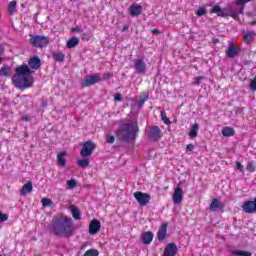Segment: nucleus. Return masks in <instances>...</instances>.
Instances as JSON below:
<instances>
[{
    "instance_id": "1",
    "label": "nucleus",
    "mask_w": 256,
    "mask_h": 256,
    "mask_svg": "<svg viewBox=\"0 0 256 256\" xmlns=\"http://www.w3.org/2000/svg\"><path fill=\"white\" fill-rule=\"evenodd\" d=\"M51 233L54 235H64V237H71L75 231V224L73 220L67 216H55L49 225Z\"/></svg>"
},
{
    "instance_id": "2",
    "label": "nucleus",
    "mask_w": 256,
    "mask_h": 256,
    "mask_svg": "<svg viewBox=\"0 0 256 256\" xmlns=\"http://www.w3.org/2000/svg\"><path fill=\"white\" fill-rule=\"evenodd\" d=\"M16 74L12 77V83L18 89H29L33 87V76H31V69L27 64L20 65L15 69Z\"/></svg>"
},
{
    "instance_id": "3",
    "label": "nucleus",
    "mask_w": 256,
    "mask_h": 256,
    "mask_svg": "<svg viewBox=\"0 0 256 256\" xmlns=\"http://www.w3.org/2000/svg\"><path fill=\"white\" fill-rule=\"evenodd\" d=\"M138 131L139 127H137V122H133L121 125L116 135L121 141H133Z\"/></svg>"
},
{
    "instance_id": "4",
    "label": "nucleus",
    "mask_w": 256,
    "mask_h": 256,
    "mask_svg": "<svg viewBox=\"0 0 256 256\" xmlns=\"http://www.w3.org/2000/svg\"><path fill=\"white\" fill-rule=\"evenodd\" d=\"M97 144L93 141L84 142L82 149L80 151V155L82 157H91L93 155V151H95Z\"/></svg>"
},
{
    "instance_id": "5",
    "label": "nucleus",
    "mask_w": 256,
    "mask_h": 256,
    "mask_svg": "<svg viewBox=\"0 0 256 256\" xmlns=\"http://www.w3.org/2000/svg\"><path fill=\"white\" fill-rule=\"evenodd\" d=\"M30 43L33 47H47L49 45V38L47 36H32L30 38Z\"/></svg>"
},
{
    "instance_id": "6",
    "label": "nucleus",
    "mask_w": 256,
    "mask_h": 256,
    "mask_svg": "<svg viewBox=\"0 0 256 256\" xmlns=\"http://www.w3.org/2000/svg\"><path fill=\"white\" fill-rule=\"evenodd\" d=\"M134 197H135L137 203H139V205H141V207H145L151 201V196L149 194L143 193V192L134 193Z\"/></svg>"
},
{
    "instance_id": "7",
    "label": "nucleus",
    "mask_w": 256,
    "mask_h": 256,
    "mask_svg": "<svg viewBox=\"0 0 256 256\" xmlns=\"http://www.w3.org/2000/svg\"><path fill=\"white\" fill-rule=\"evenodd\" d=\"M99 81H101V75H88L85 77V80L82 85L83 87H91V85H95V83H99Z\"/></svg>"
},
{
    "instance_id": "8",
    "label": "nucleus",
    "mask_w": 256,
    "mask_h": 256,
    "mask_svg": "<svg viewBox=\"0 0 256 256\" xmlns=\"http://www.w3.org/2000/svg\"><path fill=\"white\" fill-rule=\"evenodd\" d=\"M101 231V222L97 219L91 220L89 227H88V233L89 235H97Z\"/></svg>"
},
{
    "instance_id": "9",
    "label": "nucleus",
    "mask_w": 256,
    "mask_h": 256,
    "mask_svg": "<svg viewBox=\"0 0 256 256\" xmlns=\"http://www.w3.org/2000/svg\"><path fill=\"white\" fill-rule=\"evenodd\" d=\"M174 205H180L183 202V189L180 186H177L174 190V194L172 196Z\"/></svg>"
},
{
    "instance_id": "10",
    "label": "nucleus",
    "mask_w": 256,
    "mask_h": 256,
    "mask_svg": "<svg viewBox=\"0 0 256 256\" xmlns=\"http://www.w3.org/2000/svg\"><path fill=\"white\" fill-rule=\"evenodd\" d=\"M128 11L132 17H139V15H141L143 12V6L134 3L128 8Z\"/></svg>"
},
{
    "instance_id": "11",
    "label": "nucleus",
    "mask_w": 256,
    "mask_h": 256,
    "mask_svg": "<svg viewBox=\"0 0 256 256\" xmlns=\"http://www.w3.org/2000/svg\"><path fill=\"white\" fill-rule=\"evenodd\" d=\"M134 69L137 71V73L143 74L147 71V65L143 59H136L134 60Z\"/></svg>"
},
{
    "instance_id": "12",
    "label": "nucleus",
    "mask_w": 256,
    "mask_h": 256,
    "mask_svg": "<svg viewBox=\"0 0 256 256\" xmlns=\"http://www.w3.org/2000/svg\"><path fill=\"white\" fill-rule=\"evenodd\" d=\"M177 251H179L177 245L175 243H169L164 249L163 256H175L177 255Z\"/></svg>"
},
{
    "instance_id": "13",
    "label": "nucleus",
    "mask_w": 256,
    "mask_h": 256,
    "mask_svg": "<svg viewBox=\"0 0 256 256\" xmlns=\"http://www.w3.org/2000/svg\"><path fill=\"white\" fill-rule=\"evenodd\" d=\"M242 209L244 213H256V202L253 201H246L244 202Z\"/></svg>"
},
{
    "instance_id": "14",
    "label": "nucleus",
    "mask_w": 256,
    "mask_h": 256,
    "mask_svg": "<svg viewBox=\"0 0 256 256\" xmlns=\"http://www.w3.org/2000/svg\"><path fill=\"white\" fill-rule=\"evenodd\" d=\"M153 237V232H144L141 235L142 243H144V245H151V243L153 242Z\"/></svg>"
},
{
    "instance_id": "15",
    "label": "nucleus",
    "mask_w": 256,
    "mask_h": 256,
    "mask_svg": "<svg viewBox=\"0 0 256 256\" xmlns=\"http://www.w3.org/2000/svg\"><path fill=\"white\" fill-rule=\"evenodd\" d=\"M28 65L30 69L37 70L41 67V59H39V56H34L29 60Z\"/></svg>"
},
{
    "instance_id": "16",
    "label": "nucleus",
    "mask_w": 256,
    "mask_h": 256,
    "mask_svg": "<svg viewBox=\"0 0 256 256\" xmlns=\"http://www.w3.org/2000/svg\"><path fill=\"white\" fill-rule=\"evenodd\" d=\"M65 157H67V151H62L57 154V163L59 167H65V165H67V159H65Z\"/></svg>"
},
{
    "instance_id": "17",
    "label": "nucleus",
    "mask_w": 256,
    "mask_h": 256,
    "mask_svg": "<svg viewBox=\"0 0 256 256\" xmlns=\"http://www.w3.org/2000/svg\"><path fill=\"white\" fill-rule=\"evenodd\" d=\"M33 191V183L31 181L27 182L23 185L22 189L20 190V195L25 196L29 195Z\"/></svg>"
},
{
    "instance_id": "18",
    "label": "nucleus",
    "mask_w": 256,
    "mask_h": 256,
    "mask_svg": "<svg viewBox=\"0 0 256 256\" xmlns=\"http://www.w3.org/2000/svg\"><path fill=\"white\" fill-rule=\"evenodd\" d=\"M149 135L151 139L157 141V139H161V130L159 129V127L154 126L151 128Z\"/></svg>"
},
{
    "instance_id": "19",
    "label": "nucleus",
    "mask_w": 256,
    "mask_h": 256,
    "mask_svg": "<svg viewBox=\"0 0 256 256\" xmlns=\"http://www.w3.org/2000/svg\"><path fill=\"white\" fill-rule=\"evenodd\" d=\"M157 235H158L159 241H163V239H165V237L167 235V223H164L161 225Z\"/></svg>"
},
{
    "instance_id": "20",
    "label": "nucleus",
    "mask_w": 256,
    "mask_h": 256,
    "mask_svg": "<svg viewBox=\"0 0 256 256\" xmlns=\"http://www.w3.org/2000/svg\"><path fill=\"white\" fill-rule=\"evenodd\" d=\"M199 133V124L195 123L190 127V131L188 133L190 139H195L197 134Z\"/></svg>"
},
{
    "instance_id": "21",
    "label": "nucleus",
    "mask_w": 256,
    "mask_h": 256,
    "mask_svg": "<svg viewBox=\"0 0 256 256\" xmlns=\"http://www.w3.org/2000/svg\"><path fill=\"white\" fill-rule=\"evenodd\" d=\"M69 209H70V212H71L73 218L76 221H79V219H81V212L79 211V209L77 207H75V205H71L69 207Z\"/></svg>"
},
{
    "instance_id": "22",
    "label": "nucleus",
    "mask_w": 256,
    "mask_h": 256,
    "mask_svg": "<svg viewBox=\"0 0 256 256\" xmlns=\"http://www.w3.org/2000/svg\"><path fill=\"white\" fill-rule=\"evenodd\" d=\"M249 2H251V0H235V5L239 7V11L237 13L241 15L243 13V9H245V5Z\"/></svg>"
},
{
    "instance_id": "23",
    "label": "nucleus",
    "mask_w": 256,
    "mask_h": 256,
    "mask_svg": "<svg viewBox=\"0 0 256 256\" xmlns=\"http://www.w3.org/2000/svg\"><path fill=\"white\" fill-rule=\"evenodd\" d=\"M237 53H239V48L235 46H230L226 52V55L230 59H233V57H237Z\"/></svg>"
},
{
    "instance_id": "24",
    "label": "nucleus",
    "mask_w": 256,
    "mask_h": 256,
    "mask_svg": "<svg viewBox=\"0 0 256 256\" xmlns=\"http://www.w3.org/2000/svg\"><path fill=\"white\" fill-rule=\"evenodd\" d=\"M222 135L224 137H233L235 135V129L233 127H224L222 129Z\"/></svg>"
},
{
    "instance_id": "25",
    "label": "nucleus",
    "mask_w": 256,
    "mask_h": 256,
    "mask_svg": "<svg viewBox=\"0 0 256 256\" xmlns=\"http://www.w3.org/2000/svg\"><path fill=\"white\" fill-rule=\"evenodd\" d=\"M223 205L217 199H213L210 204V211H219L222 209Z\"/></svg>"
},
{
    "instance_id": "26",
    "label": "nucleus",
    "mask_w": 256,
    "mask_h": 256,
    "mask_svg": "<svg viewBox=\"0 0 256 256\" xmlns=\"http://www.w3.org/2000/svg\"><path fill=\"white\" fill-rule=\"evenodd\" d=\"M77 45H79V38L77 37L69 39L66 43L68 49H73V47H77Z\"/></svg>"
},
{
    "instance_id": "27",
    "label": "nucleus",
    "mask_w": 256,
    "mask_h": 256,
    "mask_svg": "<svg viewBox=\"0 0 256 256\" xmlns=\"http://www.w3.org/2000/svg\"><path fill=\"white\" fill-rule=\"evenodd\" d=\"M8 12L11 15H15V13H17V2L16 1H11L8 4Z\"/></svg>"
},
{
    "instance_id": "28",
    "label": "nucleus",
    "mask_w": 256,
    "mask_h": 256,
    "mask_svg": "<svg viewBox=\"0 0 256 256\" xmlns=\"http://www.w3.org/2000/svg\"><path fill=\"white\" fill-rule=\"evenodd\" d=\"M254 38L255 32H247L243 37V41L244 43H251V41H253Z\"/></svg>"
},
{
    "instance_id": "29",
    "label": "nucleus",
    "mask_w": 256,
    "mask_h": 256,
    "mask_svg": "<svg viewBox=\"0 0 256 256\" xmlns=\"http://www.w3.org/2000/svg\"><path fill=\"white\" fill-rule=\"evenodd\" d=\"M232 255L235 256H251V252L245 251V250H232L231 251Z\"/></svg>"
},
{
    "instance_id": "30",
    "label": "nucleus",
    "mask_w": 256,
    "mask_h": 256,
    "mask_svg": "<svg viewBox=\"0 0 256 256\" xmlns=\"http://www.w3.org/2000/svg\"><path fill=\"white\" fill-rule=\"evenodd\" d=\"M211 13H216L219 17H225V11L219 5L214 6Z\"/></svg>"
},
{
    "instance_id": "31",
    "label": "nucleus",
    "mask_w": 256,
    "mask_h": 256,
    "mask_svg": "<svg viewBox=\"0 0 256 256\" xmlns=\"http://www.w3.org/2000/svg\"><path fill=\"white\" fill-rule=\"evenodd\" d=\"M77 165L78 167H83V168L89 167V158L84 157L82 159H79L77 161Z\"/></svg>"
},
{
    "instance_id": "32",
    "label": "nucleus",
    "mask_w": 256,
    "mask_h": 256,
    "mask_svg": "<svg viewBox=\"0 0 256 256\" xmlns=\"http://www.w3.org/2000/svg\"><path fill=\"white\" fill-rule=\"evenodd\" d=\"M79 184L77 183V180L70 179L66 182V189L72 190L74 187H77Z\"/></svg>"
},
{
    "instance_id": "33",
    "label": "nucleus",
    "mask_w": 256,
    "mask_h": 256,
    "mask_svg": "<svg viewBox=\"0 0 256 256\" xmlns=\"http://www.w3.org/2000/svg\"><path fill=\"white\" fill-rule=\"evenodd\" d=\"M0 75L2 77H9L11 75V68L9 67H4L0 69Z\"/></svg>"
},
{
    "instance_id": "34",
    "label": "nucleus",
    "mask_w": 256,
    "mask_h": 256,
    "mask_svg": "<svg viewBox=\"0 0 256 256\" xmlns=\"http://www.w3.org/2000/svg\"><path fill=\"white\" fill-rule=\"evenodd\" d=\"M55 61H63L65 59V54L63 52H56L52 54Z\"/></svg>"
},
{
    "instance_id": "35",
    "label": "nucleus",
    "mask_w": 256,
    "mask_h": 256,
    "mask_svg": "<svg viewBox=\"0 0 256 256\" xmlns=\"http://www.w3.org/2000/svg\"><path fill=\"white\" fill-rule=\"evenodd\" d=\"M41 203H42L43 207H51V205H53V201H51V199H49V198H43L41 200Z\"/></svg>"
},
{
    "instance_id": "36",
    "label": "nucleus",
    "mask_w": 256,
    "mask_h": 256,
    "mask_svg": "<svg viewBox=\"0 0 256 256\" xmlns=\"http://www.w3.org/2000/svg\"><path fill=\"white\" fill-rule=\"evenodd\" d=\"M161 119L165 123V125H171V120L167 118V115L165 114V112H161Z\"/></svg>"
},
{
    "instance_id": "37",
    "label": "nucleus",
    "mask_w": 256,
    "mask_h": 256,
    "mask_svg": "<svg viewBox=\"0 0 256 256\" xmlns=\"http://www.w3.org/2000/svg\"><path fill=\"white\" fill-rule=\"evenodd\" d=\"M207 13V10L205 8H199L197 11H196V15L198 17H203V15H206Z\"/></svg>"
},
{
    "instance_id": "38",
    "label": "nucleus",
    "mask_w": 256,
    "mask_h": 256,
    "mask_svg": "<svg viewBox=\"0 0 256 256\" xmlns=\"http://www.w3.org/2000/svg\"><path fill=\"white\" fill-rule=\"evenodd\" d=\"M251 91H256V76L250 82Z\"/></svg>"
},
{
    "instance_id": "39",
    "label": "nucleus",
    "mask_w": 256,
    "mask_h": 256,
    "mask_svg": "<svg viewBox=\"0 0 256 256\" xmlns=\"http://www.w3.org/2000/svg\"><path fill=\"white\" fill-rule=\"evenodd\" d=\"M149 98V95L147 93L144 94V98H142L139 101V107H143V105H145V101H147V99Z\"/></svg>"
},
{
    "instance_id": "40",
    "label": "nucleus",
    "mask_w": 256,
    "mask_h": 256,
    "mask_svg": "<svg viewBox=\"0 0 256 256\" xmlns=\"http://www.w3.org/2000/svg\"><path fill=\"white\" fill-rule=\"evenodd\" d=\"M247 171H250V173H253V171H256V166L253 163H248L247 165Z\"/></svg>"
},
{
    "instance_id": "41",
    "label": "nucleus",
    "mask_w": 256,
    "mask_h": 256,
    "mask_svg": "<svg viewBox=\"0 0 256 256\" xmlns=\"http://www.w3.org/2000/svg\"><path fill=\"white\" fill-rule=\"evenodd\" d=\"M7 219H9V217H7L6 214L0 212V223H4V221H7Z\"/></svg>"
},
{
    "instance_id": "42",
    "label": "nucleus",
    "mask_w": 256,
    "mask_h": 256,
    "mask_svg": "<svg viewBox=\"0 0 256 256\" xmlns=\"http://www.w3.org/2000/svg\"><path fill=\"white\" fill-rule=\"evenodd\" d=\"M106 141H107V143H115V137L111 136V135H108L106 137Z\"/></svg>"
},
{
    "instance_id": "43",
    "label": "nucleus",
    "mask_w": 256,
    "mask_h": 256,
    "mask_svg": "<svg viewBox=\"0 0 256 256\" xmlns=\"http://www.w3.org/2000/svg\"><path fill=\"white\" fill-rule=\"evenodd\" d=\"M201 81H203V76L196 77L194 84L201 85Z\"/></svg>"
},
{
    "instance_id": "44",
    "label": "nucleus",
    "mask_w": 256,
    "mask_h": 256,
    "mask_svg": "<svg viewBox=\"0 0 256 256\" xmlns=\"http://www.w3.org/2000/svg\"><path fill=\"white\" fill-rule=\"evenodd\" d=\"M4 52H5V48H3V46L0 45V65L1 63H3V58L1 57V55H3Z\"/></svg>"
},
{
    "instance_id": "45",
    "label": "nucleus",
    "mask_w": 256,
    "mask_h": 256,
    "mask_svg": "<svg viewBox=\"0 0 256 256\" xmlns=\"http://www.w3.org/2000/svg\"><path fill=\"white\" fill-rule=\"evenodd\" d=\"M114 101L116 102L123 101V97L121 96V94H116L114 97Z\"/></svg>"
},
{
    "instance_id": "46",
    "label": "nucleus",
    "mask_w": 256,
    "mask_h": 256,
    "mask_svg": "<svg viewBox=\"0 0 256 256\" xmlns=\"http://www.w3.org/2000/svg\"><path fill=\"white\" fill-rule=\"evenodd\" d=\"M193 149H195V145L193 144H188L186 147V151H193Z\"/></svg>"
},
{
    "instance_id": "47",
    "label": "nucleus",
    "mask_w": 256,
    "mask_h": 256,
    "mask_svg": "<svg viewBox=\"0 0 256 256\" xmlns=\"http://www.w3.org/2000/svg\"><path fill=\"white\" fill-rule=\"evenodd\" d=\"M236 167L239 171L243 172V166L241 165V162H236Z\"/></svg>"
},
{
    "instance_id": "48",
    "label": "nucleus",
    "mask_w": 256,
    "mask_h": 256,
    "mask_svg": "<svg viewBox=\"0 0 256 256\" xmlns=\"http://www.w3.org/2000/svg\"><path fill=\"white\" fill-rule=\"evenodd\" d=\"M79 31H81V27L72 28V33H77Z\"/></svg>"
},
{
    "instance_id": "49",
    "label": "nucleus",
    "mask_w": 256,
    "mask_h": 256,
    "mask_svg": "<svg viewBox=\"0 0 256 256\" xmlns=\"http://www.w3.org/2000/svg\"><path fill=\"white\" fill-rule=\"evenodd\" d=\"M111 74H109V73H106V74H104V79H109V78H111Z\"/></svg>"
},
{
    "instance_id": "50",
    "label": "nucleus",
    "mask_w": 256,
    "mask_h": 256,
    "mask_svg": "<svg viewBox=\"0 0 256 256\" xmlns=\"http://www.w3.org/2000/svg\"><path fill=\"white\" fill-rule=\"evenodd\" d=\"M152 33H154V34H156V35H159V33H161L159 30H157V29H153L152 30Z\"/></svg>"
},
{
    "instance_id": "51",
    "label": "nucleus",
    "mask_w": 256,
    "mask_h": 256,
    "mask_svg": "<svg viewBox=\"0 0 256 256\" xmlns=\"http://www.w3.org/2000/svg\"><path fill=\"white\" fill-rule=\"evenodd\" d=\"M24 121H27V117H23Z\"/></svg>"
},
{
    "instance_id": "52",
    "label": "nucleus",
    "mask_w": 256,
    "mask_h": 256,
    "mask_svg": "<svg viewBox=\"0 0 256 256\" xmlns=\"http://www.w3.org/2000/svg\"><path fill=\"white\" fill-rule=\"evenodd\" d=\"M237 14H233V17H236Z\"/></svg>"
},
{
    "instance_id": "53",
    "label": "nucleus",
    "mask_w": 256,
    "mask_h": 256,
    "mask_svg": "<svg viewBox=\"0 0 256 256\" xmlns=\"http://www.w3.org/2000/svg\"><path fill=\"white\" fill-rule=\"evenodd\" d=\"M1 256H7V255L3 254V255H1Z\"/></svg>"
}]
</instances>
